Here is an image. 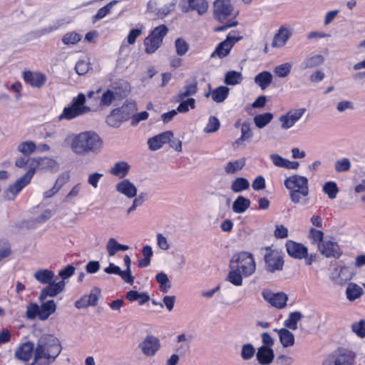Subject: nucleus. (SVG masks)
Wrapping results in <instances>:
<instances>
[{
    "label": "nucleus",
    "instance_id": "1",
    "mask_svg": "<svg viewBox=\"0 0 365 365\" xmlns=\"http://www.w3.org/2000/svg\"><path fill=\"white\" fill-rule=\"evenodd\" d=\"M62 347L58 339L51 334H43L37 341L34 350V362L37 365H50L61 354Z\"/></svg>",
    "mask_w": 365,
    "mask_h": 365
},
{
    "label": "nucleus",
    "instance_id": "2",
    "mask_svg": "<svg viewBox=\"0 0 365 365\" xmlns=\"http://www.w3.org/2000/svg\"><path fill=\"white\" fill-rule=\"evenodd\" d=\"M103 145V139L94 131H84L76 135L71 144V150L78 155L98 153Z\"/></svg>",
    "mask_w": 365,
    "mask_h": 365
},
{
    "label": "nucleus",
    "instance_id": "3",
    "mask_svg": "<svg viewBox=\"0 0 365 365\" xmlns=\"http://www.w3.org/2000/svg\"><path fill=\"white\" fill-rule=\"evenodd\" d=\"M101 91L102 88H99L96 91H89L87 93V100L83 93H79L76 98L73 99L70 106L64 108L62 114H83L97 112V108H95L93 98V96L98 95Z\"/></svg>",
    "mask_w": 365,
    "mask_h": 365
},
{
    "label": "nucleus",
    "instance_id": "4",
    "mask_svg": "<svg viewBox=\"0 0 365 365\" xmlns=\"http://www.w3.org/2000/svg\"><path fill=\"white\" fill-rule=\"evenodd\" d=\"M264 252V262L265 269L271 273L281 271L284 267L283 254L272 246H267L261 248Z\"/></svg>",
    "mask_w": 365,
    "mask_h": 365
},
{
    "label": "nucleus",
    "instance_id": "5",
    "mask_svg": "<svg viewBox=\"0 0 365 365\" xmlns=\"http://www.w3.org/2000/svg\"><path fill=\"white\" fill-rule=\"evenodd\" d=\"M168 32V28L164 24L155 27L144 39L145 52L151 54L156 51L161 46Z\"/></svg>",
    "mask_w": 365,
    "mask_h": 365
},
{
    "label": "nucleus",
    "instance_id": "6",
    "mask_svg": "<svg viewBox=\"0 0 365 365\" xmlns=\"http://www.w3.org/2000/svg\"><path fill=\"white\" fill-rule=\"evenodd\" d=\"M237 264V269L245 276H250L255 271V262L253 256L247 252H241L232 256L231 264Z\"/></svg>",
    "mask_w": 365,
    "mask_h": 365
},
{
    "label": "nucleus",
    "instance_id": "7",
    "mask_svg": "<svg viewBox=\"0 0 365 365\" xmlns=\"http://www.w3.org/2000/svg\"><path fill=\"white\" fill-rule=\"evenodd\" d=\"M58 166V163L50 158H34L31 160L29 170L26 173H29L31 179L36 170L47 171L51 170Z\"/></svg>",
    "mask_w": 365,
    "mask_h": 365
},
{
    "label": "nucleus",
    "instance_id": "8",
    "mask_svg": "<svg viewBox=\"0 0 365 365\" xmlns=\"http://www.w3.org/2000/svg\"><path fill=\"white\" fill-rule=\"evenodd\" d=\"M214 17L220 22L233 15V6L230 0H216L213 4Z\"/></svg>",
    "mask_w": 365,
    "mask_h": 365
},
{
    "label": "nucleus",
    "instance_id": "9",
    "mask_svg": "<svg viewBox=\"0 0 365 365\" xmlns=\"http://www.w3.org/2000/svg\"><path fill=\"white\" fill-rule=\"evenodd\" d=\"M319 252L327 258L337 259L342 255V251L339 244L332 239L325 240L318 244Z\"/></svg>",
    "mask_w": 365,
    "mask_h": 365
},
{
    "label": "nucleus",
    "instance_id": "10",
    "mask_svg": "<svg viewBox=\"0 0 365 365\" xmlns=\"http://www.w3.org/2000/svg\"><path fill=\"white\" fill-rule=\"evenodd\" d=\"M160 339L151 334L147 335L138 344V347L143 355L148 357L155 356L160 349Z\"/></svg>",
    "mask_w": 365,
    "mask_h": 365
},
{
    "label": "nucleus",
    "instance_id": "11",
    "mask_svg": "<svg viewBox=\"0 0 365 365\" xmlns=\"http://www.w3.org/2000/svg\"><path fill=\"white\" fill-rule=\"evenodd\" d=\"M31 181L29 173H25L17 179L15 182L11 185L4 193V198L7 200H14L19 192L26 186Z\"/></svg>",
    "mask_w": 365,
    "mask_h": 365
},
{
    "label": "nucleus",
    "instance_id": "12",
    "mask_svg": "<svg viewBox=\"0 0 365 365\" xmlns=\"http://www.w3.org/2000/svg\"><path fill=\"white\" fill-rule=\"evenodd\" d=\"M242 37L236 36L230 33L226 39L218 44L215 50L211 54L212 57L217 56L220 58L227 56L232 46L237 43Z\"/></svg>",
    "mask_w": 365,
    "mask_h": 365
},
{
    "label": "nucleus",
    "instance_id": "13",
    "mask_svg": "<svg viewBox=\"0 0 365 365\" xmlns=\"http://www.w3.org/2000/svg\"><path fill=\"white\" fill-rule=\"evenodd\" d=\"M262 294L266 302L277 309L284 307L288 299L287 295L284 292L274 293L270 289H264Z\"/></svg>",
    "mask_w": 365,
    "mask_h": 365
},
{
    "label": "nucleus",
    "instance_id": "14",
    "mask_svg": "<svg viewBox=\"0 0 365 365\" xmlns=\"http://www.w3.org/2000/svg\"><path fill=\"white\" fill-rule=\"evenodd\" d=\"M355 275L353 269L349 266H338L332 274V280L339 285H344Z\"/></svg>",
    "mask_w": 365,
    "mask_h": 365
},
{
    "label": "nucleus",
    "instance_id": "15",
    "mask_svg": "<svg viewBox=\"0 0 365 365\" xmlns=\"http://www.w3.org/2000/svg\"><path fill=\"white\" fill-rule=\"evenodd\" d=\"M101 294V289L95 287L91 289L89 294L83 295L79 299L76 301L75 307L80 309L87 308L90 306H96Z\"/></svg>",
    "mask_w": 365,
    "mask_h": 365
},
{
    "label": "nucleus",
    "instance_id": "16",
    "mask_svg": "<svg viewBox=\"0 0 365 365\" xmlns=\"http://www.w3.org/2000/svg\"><path fill=\"white\" fill-rule=\"evenodd\" d=\"M66 283L63 280L56 282L55 280L43 288L40 292L38 299L44 301L47 297H55L65 289Z\"/></svg>",
    "mask_w": 365,
    "mask_h": 365
},
{
    "label": "nucleus",
    "instance_id": "17",
    "mask_svg": "<svg viewBox=\"0 0 365 365\" xmlns=\"http://www.w3.org/2000/svg\"><path fill=\"white\" fill-rule=\"evenodd\" d=\"M235 128L240 127L241 136L236 139L232 143V145L234 148H238L240 147H245V144L244 143L246 140H250L253 137V133L252 132L250 124L248 123H241L240 120H237L235 123Z\"/></svg>",
    "mask_w": 365,
    "mask_h": 365
},
{
    "label": "nucleus",
    "instance_id": "18",
    "mask_svg": "<svg viewBox=\"0 0 365 365\" xmlns=\"http://www.w3.org/2000/svg\"><path fill=\"white\" fill-rule=\"evenodd\" d=\"M182 3L184 11H196L199 15H203L208 9L206 0H182Z\"/></svg>",
    "mask_w": 365,
    "mask_h": 365
},
{
    "label": "nucleus",
    "instance_id": "19",
    "mask_svg": "<svg viewBox=\"0 0 365 365\" xmlns=\"http://www.w3.org/2000/svg\"><path fill=\"white\" fill-rule=\"evenodd\" d=\"M35 350L34 343L27 341L21 344L15 351V357L24 361L30 360L33 351Z\"/></svg>",
    "mask_w": 365,
    "mask_h": 365
},
{
    "label": "nucleus",
    "instance_id": "20",
    "mask_svg": "<svg viewBox=\"0 0 365 365\" xmlns=\"http://www.w3.org/2000/svg\"><path fill=\"white\" fill-rule=\"evenodd\" d=\"M116 190L126 196L128 198H133L137 195L138 189L135 185L128 179H124L115 185Z\"/></svg>",
    "mask_w": 365,
    "mask_h": 365
},
{
    "label": "nucleus",
    "instance_id": "21",
    "mask_svg": "<svg viewBox=\"0 0 365 365\" xmlns=\"http://www.w3.org/2000/svg\"><path fill=\"white\" fill-rule=\"evenodd\" d=\"M23 78L31 86L36 88L42 87L46 81V77L43 73L29 71L24 72Z\"/></svg>",
    "mask_w": 365,
    "mask_h": 365
},
{
    "label": "nucleus",
    "instance_id": "22",
    "mask_svg": "<svg viewBox=\"0 0 365 365\" xmlns=\"http://www.w3.org/2000/svg\"><path fill=\"white\" fill-rule=\"evenodd\" d=\"M256 357L260 364H270L274 358V351L269 347L259 346L256 353Z\"/></svg>",
    "mask_w": 365,
    "mask_h": 365
},
{
    "label": "nucleus",
    "instance_id": "23",
    "mask_svg": "<svg viewBox=\"0 0 365 365\" xmlns=\"http://www.w3.org/2000/svg\"><path fill=\"white\" fill-rule=\"evenodd\" d=\"M314 315V311L312 309L305 310L298 312V322L302 331H309L312 329V318Z\"/></svg>",
    "mask_w": 365,
    "mask_h": 365
},
{
    "label": "nucleus",
    "instance_id": "24",
    "mask_svg": "<svg viewBox=\"0 0 365 365\" xmlns=\"http://www.w3.org/2000/svg\"><path fill=\"white\" fill-rule=\"evenodd\" d=\"M346 297L349 302L359 299L364 294L363 289L356 283L350 282L346 288Z\"/></svg>",
    "mask_w": 365,
    "mask_h": 365
},
{
    "label": "nucleus",
    "instance_id": "25",
    "mask_svg": "<svg viewBox=\"0 0 365 365\" xmlns=\"http://www.w3.org/2000/svg\"><path fill=\"white\" fill-rule=\"evenodd\" d=\"M176 0H159L158 2V12L159 17L163 18L175 9Z\"/></svg>",
    "mask_w": 365,
    "mask_h": 365
},
{
    "label": "nucleus",
    "instance_id": "26",
    "mask_svg": "<svg viewBox=\"0 0 365 365\" xmlns=\"http://www.w3.org/2000/svg\"><path fill=\"white\" fill-rule=\"evenodd\" d=\"M115 99L114 93L110 90H107L105 91L102 96L100 100H98V97H95L93 96V101L95 108H97V111H98L99 108L101 106H109L113 101Z\"/></svg>",
    "mask_w": 365,
    "mask_h": 365
},
{
    "label": "nucleus",
    "instance_id": "27",
    "mask_svg": "<svg viewBox=\"0 0 365 365\" xmlns=\"http://www.w3.org/2000/svg\"><path fill=\"white\" fill-rule=\"evenodd\" d=\"M274 331L278 333L280 343L284 347H288L294 344V336L288 329L285 328L274 329Z\"/></svg>",
    "mask_w": 365,
    "mask_h": 365
},
{
    "label": "nucleus",
    "instance_id": "28",
    "mask_svg": "<svg viewBox=\"0 0 365 365\" xmlns=\"http://www.w3.org/2000/svg\"><path fill=\"white\" fill-rule=\"evenodd\" d=\"M54 272L47 269H38L34 274V277L41 284H48L54 281Z\"/></svg>",
    "mask_w": 365,
    "mask_h": 365
},
{
    "label": "nucleus",
    "instance_id": "29",
    "mask_svg": "<svg viewBox=\"0 0 365 365\" xmlns=\"http://www.w3.org/2000/svg\"><path fill=\"white\" fill-rule=\"evenodd\" d=\"M289 35L290 33L287 29L281 27L273 38L272 46L273 48L282 47L286 43Z\"/></svg>",
    "mask_w": 365,
    "mask_h": 365
},
{
    "label": "nucleus",
    "instance_id": "30",
    "mask_svg": "<svg viewBox=\"0 0 365 365\" xmlns=\"http://www.w3.org/2000/svg\"><path fill=\"white\" fill-rule=\"evenodd\" d=\"M130 168V166L127 162L119 161L110 168V173L120 178H123L128 175Z\"/></svg>",
    "mask_w": 365,
    "mask_h": 365
},
{
    "label": "nucleus",
    "instance_id": "31",
    "mask_svg": "<svg viewBox=\"0 0 365 365\" xmlns=\"http://www.w3.org/2000/svg\"><path fill=\"white\" fill-rule=\"evenodd\" d=\"M250 204L251 202L248 198L240 195L233 202L232 208L234 212L241 214L250 207Z\"/></svg>",
    "mask_w": 365,
    "mask_h": 365
},
{
    "label": "nucleus",
    "instance_id": "32",
    "mask_svg": "<svg viewBox=\"0 0 365 365\" xmlns=\"http://www.w3.org/2000/svg\"><path fill=\"white\" fill-rule=\"evenodd\" d=\"M318 258L317 254H309L308 250L305 246L298 244V259H304L307 265H311L313 262H317Z\"/></svg>",
    "mask_w": 365,
    "mask_h": 365
},
{
    "label": "nucleus",
    "instance_id": "33",
    "mask_svg": "<svg viewBox=\"0 0 365 365\" xmlns=\"http://www.w3.org/2000/svg\"><path fill=\"white\" fill-rule=\"evenodd\" d=\"M56 304L53 300H48L40 306V319L46 320L50 315L55 312Z\"/></svg>",
    "mask_w": 365,
    "mask_h": 365
},
{
    "label": "nucleus",
    "instance_id": "34",
    "mask_svg": "<svg viewBox=\"0 0 365 365\" xmlns=\"http://www.w3.org/2000/svg\"><path fill=\"white\" fill-rule=\"evenodd\" d=\"M229 93V88L226 86H220L213 91L207 93V97L211 96L212 99L217 103L222 102Z\"/></svg>",
    "mask_w": 365,
    "mask_h": 365
},
{
    "label": "nucleus",
    "instance_id": "35",
    "mask_svg": "<svg viewBox=\"0 0 365 365\" xmlns=\"http://www.w3.org/2000/svg\"><path fill=\"white\" fill-rule=\"evenodd\" d=\"M272 76L268 71H263L257 74L255 78V82L262 90H265L272 83Z\"/></svg>",
    "mask_w": 365,
    "mask_h": 365
},
{
    "label": "nucleus",
    "instance_id": "36",
    "mask_svg": "<svg viewBox=\"0 0 365 365\" xmlns=\"http://www.w3.org/2000/svg\"><path fill=\"white\" fill-rule=\"evenodd\" d=\"M324 62V57L321 54H316L307 57L302 63L304 68H312L321 66Z\"/></svg>",
    "mask_w": 365,
    "mask_h": 365
},
{
    "label": "nucleus",
    "instance_id": "37",
    "mask_svg": "<svg viewBox=\"0 0 365 365\" xmlns=\"http://www.w3.org/2000/svg\"><path fill=\"white\" fill-rule=\"evenodd\" d=\"M284 186L290 190L289 195L292 202H297V175H293L284 180Z\"/></svg>",
    "mask_w": 365,
    "mask_h": 365
},
{
    "label": "nucleus",
    "instance_id": "38",
    "mask_svg": "<svg viewBox=\"0 0 365 365\" xmlns=\"http://www.w3.org/2000/svg\"><path fill=\"white\" fill-rule=\"evenodd\" d=\"M245 165V159L240 158L235 161H230L225 167V171L227 174H234L242 170Z\"/></svg>",
    "mask_w": 365,
    "mask_h": 365
},
{
    "label": "nucleus",
    "instance_id": "39",
    "mask_svg": "<svg viewBox=\"0 0 365 365\" xmlns=\"http://www.w3.org/2000/svg\"><path fill=\"white\" fill-rule=\"evenodd\" d=\"M250 187V182L249 181L243 178V177H239L235 178L231 184V190L234 192H241L243 190H245L248 189Z\"/></svg>",
    "mask_w": 365,
    "mask_h": 365
},
{
    "label": "nucleus",
    "instance_id": "40",
    "mask_svg": "<svg viewBox=\"0 0 365 365\" xmlns=\"http://www.w3.org/2000/svg\"><path fill=\"white\" fill-rule=\"evenodd\" d=\"M155 279L160 285V290L164 293L168 292L172 285L168 275L164 272H159L156 274Z\"/></svg>",
    "mask_w": 365,
    "mask_h": 365
},
{
    "label": "nucleus",
    "instance_id": "41",
    "mask_svg": "<svg viewBox=\"0 0 365 365\" xmlns=\"http://www.w3.org/2000/svg\"><path fill=\"white\" fill-rule=\"evenodd\" d=\"M118 3L117 0H113L104 6L99 9L96 13V14L93 17V23H96L98 21L104 18L107 14H108L113 6Z\"/></svg>",
    "mask_w": 365,
    "mask_h": 365
},
{
    "label": "nucleus",
    "instance_id": "42",
    "mask_svg": "<svg viewBox=\"0 0 365 365\" xmlns=\"http://www.w3.org/2000/svg\"><path fill=\"white\" fill-rule=\"evenodd\" d=\"M323 191L331 200L335 199L339 190L335 182L329 181L324 184Z\"/></svg>",
    "mask_w": 365,
    "mask_h": 365
},
{
    "label": "nucleus",
    "instance_id": "43",
    "mask_svg": "<svg viewBox=\"0 0 365 365\" xmlns=\"http://www.w3.org/2000/svg\"><path fill=\"white\" fill-rule=\"evenodd\" d=\"M129 120V115H106V122L110 126L118 128L120 125Z\"/></svg>",
    "mask_w": 365,
    "mask_h": 365
},
{
    "label": "nucleus",
    "instance_id": "44",
    "mask_svg": "<svg viewBox=\"0 0 365 365\" xmlns=\"http://www.w3.org/2000/svg\"><path fill=\"white\" fill-rule=\"evenodd\" d=\"M195 106V100L194 98H189L185 101H182L180 105L178 106L177 110H172L167 113H165L164 114H177V111L180 113H185L189 110V108H194Z\"/></svg>",
    "mask_w": 365,
    "mask_h": 365
},
{
    "label": "nucleus",
    "instance_id": "45",
    "mask_svg": "<svg viewBox=\"0 0 365 365\" xmlns=\"http://www.w3.org/2000/svg\"><path fill=\"white\" fill-rule=\"evenodd\" d=\"M36 148V144L33 141H25L19 144L17 150L25 156H29Z\"/></svg>",
    "mask_w": 365,
    "mask_h": 365
},
{
    "label": "nucleus",
    "instance_id": "46",
    "mask_svg": "<svg viewBox=\"0 0 365 365\" xmlns=\"http://www.w3.org/2000/svg\"><path fill=\"white\" fill-rule=\"evenodd\" d=\"M242 81V73L235 71H228L225 76V83L227 85H236Z\"/></svg>",
    "mask_w": 365,
    "mask_h": 365
},
{
    "label": "nucleus",
    "instance_id": "47",
    "mask_svg": "<svg viewBox=\"0 0 365 365\" xmlns=\"http://www.w3.org/2000/svg\"><path fill=\"white\" fill-rule=\"evenodd\" d=\"M256 353L254 346L250 343L243 344L241 349L240 356L244 361L252 359Z\"/></svg>",
    "mask_w": 365,
    "mask_h": 365
},
{
    "label": "nucleus",
    "instance_id": "48",
    "mask_svg": "<svg viewBox=\"0 0 365 365\" xmlns=\"http://www.w3.org/2000/svg\"><path fill=\"white\" fill-rule=\"evenodd\" d=\"M220 127V122L215 115H210L208 123L204 128V132L206 133H212L219 130Z\"/></svg>",
    "mask_w": 365,
    "mask_h": 365
},
{
    "label": "nucleus",
    "instance_id": "49",
    "mask_svg": "<svg viewBox=\"0 0 365 365\" xmlns=\"http://www.w3.org/2000/svg\"><path fill=\"white\" fill-rule=\"evenodd\" d=\"M176 53L178 56H184L189 50V43L182 38H178L175 42Z\"/></svg>",
    "mask_w": 365,
    "mask_h": 365
},
{
    "label": "nucleus",
    "instance_id": "50",
    "mask_svg": "<svg viewBox=\"0 0 365 365\" xmlns=\"http://www.w3.org/2000/svg\"><path fill=\"white\" fill-rule=\"evenodd\" d=\"M226 280L235 286H240L242 284V277L237 269L230 271Z\"/></svg>",
    "mask_w": 365,
    "mask_h": 365
},
{
    "label": "nucleus",
    "instance_id": "51",
    "mask_svg": "<svg viewBox=\"0 0 365 365\" xmlns=\"http://www.w3.org/2000/svg\"><path fill=\"white\" fill-rule=\"evenodd\" d=\"M352 331L360 338L365 337V320L361 319L351 324Z\"/></svg>",
    "mask_w": 365,
    "mask_h": 365
},
{
    "label": "nucleus",
    "instance_id": "52",
    "mask_svg": "<svg viewBox=\"0 0 365 365\" xmlns=\"http://www.w3.org/2000/svg\"><path fill=\"white\" fill-rule=\"evenodd\" d=\"M334 168L339 173L348 171L351 168V162L349 158H341L335 162Z\"/></svg>",
    "mask_w": 365,
    "mask_h": 365
},
{
    "label": "nucleus",
    "instance_id": "53",
    "mask_svg": "<svg viewBox=\"0 0 365 365\" xmlns=\"http://www.w3.org/2000/svg\"><path fill=\"white\" fill-rule=\"evenodd\" d=\"M309 194L308 180L303 176H298V195H301L304 197Z\"/></svg>",
    "mask_w": 365,
    "mask_h": 365
},
{
    "label": "nucleus",
    "instance_id": "54",
    "mask_svg": "<svg viewBox=\"0 0 365 365\" xmlns=\"http://www.w3.org/2000/svg\"><path fill=\"white\" fill-rule=\"evenodd\" d=\"M26 316L29 319H34L37 316L40 319V307L36 304H30L27 306Z\"/></svg>",
    "mask_w": 365,
    "mask_h": 365
},
{
    "label": "nucleus",
    "instance_id": "55",
    "mask_svg": "<svg viewBox=\"0 0 365 365\" xmlns=\"http://www.w3.org/2000/svg\"><path fill=\"white\" fill-rule=\"evenodd\" d=\"M197 91V83H190L187 84L183 87V88L180 91L179 93V96L181 98L187 97L189 96L193 95Z\"/></svg>",
    "mask_w": 365,
    "mask_h": 365
},
{
    "label": "nucleus",
    "instance_id": "56",
    "mask_svg": "<svg viewBox=\"0 0 365 365\" xmlns=\"http://www.w3.org/2000/svg\"><path fill=\"white\" fill-rule=\"evenodd\" d=\"M81 40V36L76 32H70L66 34L63 38L62 41L65 44H76Z\"/></svg>",
    "mask_w": 365,
    "mask_h": 365
},
{
    "label": "nucleus",
    "instance_id": "57",
    "mask_svg": "<svg viewBox=\"0 0 365 365\" xmlns=\"http://www.w3.org/2000/svg\"><path fill=\"white\" fill-rule=\"evenodd\" d=\"M291 65L289 63H284L277 66L274 68V73L280 77L284 78L286 77L290 72Z\"/></svg>",
    "mask_w": 365,
    "mask_h": 365
},
{
    "label": "nucleus",
    "instance_id": "58",
    "mask_svg": "<svg viewBox=\"0 0 365 365\" xmlns=\"http://www.w3.org/2000/svg\"><path fill=\"white\" fill-rule=\"evenodd\" d=\"M106 250L109 256H114L119 251V243L114 238H110L106 245Z\"/></svg>",
    "mask_w": 365,
    "mask_h": 365
},
{
    "label": "nucleus",
    "instance_id": "59",
    "mask_svg": "<svg viewBox=\"0 0 365 365\" xmlns=\"http://www.w3.org/2000/svg\"><path fill=\"white\" fill-rule=\"evenodd\" d=\"M272 117L273 115H255L254 122L257 127L262 128L272 120Z\"/></svg>",
    "mask_w": 365,
    "mask_h": 365
},
{
    "label": "nucleus",
    "instance_id": "60",
    "mask_svg": "<svg viewBox=\"0 0 365 365\" xmlns=\"http://www.w3.org/2000/svg\"><path fill=\"white\" fill-rule=\"evenodd\" d=\"M103 174L100 173H93L88 177V183L93 188H97L100 180L103 178Z\"/></svg>",
    "mask_w": 365,
    "mask_h": 365
},
{
    "label": "nucleus",
    "instance_id": "61",
    "mask_svg": "<svg viewBox=\"0 0 365 365\" xmlns=\"http://www.w3.org/2000/svg\"><path fill=\"white\" fill-rule=\"evenodd\" d=\"M89 69L90 64L85 61H79L75 67V70L78 75H83L86 73Z\"/></svg>",
    "mask_w": 365,
    "mask_h": 365
},
{
    "label": "nucleus",
    "instance_id": "62",
    "mask_svg": "<svg viewBox=\"0 0 365 365\" xmlns=\"http://www.w3.org/2000/svg\"><path fill=\"white\" fill-rule=\"evenodd\" d=\"M143 33V30L141 29H133L130 31L127 41L130 45H133L135 43L136 38L140 36Z\"/></svg>",
    "mask_w": 365,
    "mask_h": 365
},
{
    "label": "nucleus",
    "instance_id": "63",
    "mask_svg": "<svg viewBox=\"0 0 365 365\" xmlns=\"http://www.w3.org/2000/svg\"><path fill=\"white\" fill-rule=\"evenodd\" d=\"M309 237L310 239H312L314 242L318 241L320 243V242H322V241H324L323 240L324 232L321 230H319L312 227L309 230Z\"/></svg>",
    "mask_w": 365,
    "mask_h": 365
},
{
    "label": "nucleus",
    "instance_id": "64",
    "mask_svg": "<svg viewBox=\"0 0 365 365\" xmlns=\"http://www.w3.org/2000/svg\"><path fill=\"white\" fill-rule=\"evenodd\" d=\"M274 236L277 239H284L288 236V230L284 225H276Z\"/></svg>",
    "mask_w": 365,
    "mask_h": 365
}]
</instances>
